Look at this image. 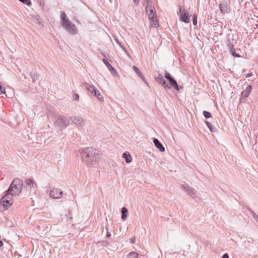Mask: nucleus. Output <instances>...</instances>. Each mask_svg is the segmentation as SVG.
Returning a JSON list of instances; mask_svg holds the SVG:
<instances>
[{"label": "nucleus", "mask_w": 258, "mask_h": 258, "mask_svg": "<svg viewBox=\"0 0 258 258\" xmlns=\"http://www.w3.org/2000/svg\"><path fill=\"white\" fill-rule=\"evenodd\" d=\"M82 159L89 167H94L98 161V151L93 148H85L81 149Z\"/></svg>", "instance_id": "nucleus-1"}, {"label": "nucleus", "mask_w": 258, "mask_h": 258, "mask_svg": "<svg viewBox=\"0 0 258 258\" xmlns=\"http://www.w3.org/2000/svg\"><path fill=\"white\" fill-rule=\"evenodd\" d=\"M60 17L61 25L63 28L71 34H76L78 32L76 26L70 22L65 13L61 12Z\"/></svg>", "instance_id": "nucleus-2"}, {"label": "nucleus", "mask_w": 258, "mask_h": 258, "mask_svg": "<svg viewBox=\"0 0 258 258\" xmlns=\"http://www.w3.org/2000/svg\"><path fill=\"white\" fill-rule=\"evenodd\" d=\"M23 182L19 178H16L11 183L9 188L8 190V193L13 196H18L21 192L23 187Z\"/></svg>", "instance_id": "nucleus-3"}, {"label": "nucleus", "mask_w": 258, "mask_h": 258, "mask_svg": "<svg viewBox=\"0 0 258 258\" xmlns=\"http://www.w3.org/2000/svg\"><path fill=\"white\" fill-rule=\"evenodd\" d=\"M13 204L12 195L7 193L0 200V211L7 210Z\"/></svg>", "instance_id": "nucleus-4"}, {"label": "nucleus", "mask_w": 258, "mask_h": 258, "mask_svg": "<svg viewBox=\"0 0 258 258\" xmlns=\"http://www.w3.org/2000/svg\"><path fill=\"white\" fill-rule=\"evenodd\" d=\"M146 11L148 15L149 19L150 20L151 25L154 27H157L158 24L156 20V18L155 17V15L153 13V10L152 7L148 5L146 9Z\"/></svg>", "instance_id": "nucleus-5"}, {"label": "nucleus", "mask_w": 258, "mask_h": 258, "mask_svg": "<svg viewBox=\"0 0 258 258\" xmlns=\"http://www.w3.org/2000/svg\"><path fill=\"white\" fill-rule=\"evenodd\" d=\"M178 14L180 21L185 23H189L190 22V17L191 15L187 10L180 8Z\"/></svg>", "instance_id": "nucleus-6"}, {"label": "nucleus", "mask_w": 258, "mask_h": 258, "mask_svg": "<svg viewBox=\"0 0 258 258\" xmlns=\"http://www.w3.org/2000/svg\"><path fill=\"white\" fill-rule=\"evenodd\" d=\"M25 183V188L29 194L35 191L37 187V183L33 179L28 178L26 179Z\"/></svg>", "instance_id": "nucleus-7"}, {"label": "nucleus", "mask_w": 258, "mask_h": 258, "mask_svg": "<svg viewBox=\"0 0 258 258\" xmlns=\"http://www.w3.org/2000/svg\"><path fill=\"white\" fill-rule=\"evenodd\" d=\"M180 187L188 196L192 199H194L196 197L197 191L188 184L184 183L180 185Z\"/></svg>", "instance_id": "nucleus-8"}, {"label": "nucleus", "mask_w": 258, "mask_h": 258, "mask_svg": "<svg viewBox=\"0 0 258 258\" xmlns=\"http://www.w3.org/2000/svg\"><path fill=\"white\" fill-rule=\"evenodd\" d=\"M69 123V120L66 117L60 116L55 121V125L59 128H63L68 126Z\"/></svg>", "instance_id": "nucleus-9"}, {"label": "nucleus", "mask_w": 258, "mask_h": 258, "mask_svg": "<svg viewBox=\"0 0 258 258\" xmlns=\"http://www.w3.org/2000/svg\"><path fill=\"white\" fill-rule=\"evenodd\" d=\"M63 194L62 191L57 188H53L50 192V197L54 199L60 198Z\"/></svg>", "instance_id": "nucleus-10"}, {"label": "nucleus", "mask_w": 258, "mask_h": 258, "mask_svg": "<svg viewBox=\"0 0 258 258\" xmlns=\"http://www.w3.org/2000/svg\"><path fill=\"white\" fill-rule=\"evenodd\" d=\"M165 77L169 80L171 86L176 88L177 90H179L178 86L176 81L171 76L170 74L166 72L165 74Z\"/></svg>", "instance_id": "nucleus-11"}, {"label": "nucleus", "mask_w": 258, "mask_h": 258, "mask_svg": "<svg viewBox=\"0 0 258 258\" xmlns=\"http://www.w3.org/2000/svg\"><path fill=\"white\" fill-rule=\"evenodd\" d=\"M219 8L221 12L223 14L229 13L230 11V8L229 5L225 3L221 4L219 6Z\"/></svg>", "instance_id": "nucleus-12"}, {"label": "nucleus", "mask_w": 258, "mask_h": 258, "mask_svg": "<svg viewBox=\"0 0 258 258\" xmlns=\"http://www.w3.org/2000/svg\"><path fill=\"white\" fill-rule=\"evenodd\" d=\"M73 122L78 126H83L84 125V119L80 116L75 117L73 119Z\"/></svg>", "instance_id": "nucleus-13"}, {"label": "nucleus", "mask_w": 258, "mask_h": 258, "mask_svg": "<svg viewBox=\"0 0 258 258\" xmlns=\"http://www.w3.org/2000/svg\"><path fill=\"white\" fill-rule=\"evenodd\" d=\"M252 90V87L251 85L248 86L246 89L242 92V97L244 98H246L250 94Z\"/></svg>", "instance_id": "nucleus-14"}, {"label": "nucleus", "mask_w": 258, "mask_h": 258, "mask_svg": "<svg viewBox=\"0 0 258 258\" xmlns=\"http://www.w3.org/2000/svg\"><path fill=\"white\" fill-rule=\"evenodd\" d=\"M153 143L155 146L161 151L164 152L165 151V148L160 143L157 139H154L153 140Z\"/></svg>", "instance_id": "nucleus-15"}, {"label": "nucleus", "mask_w": 258, "mask_h": 258, "mask_svg": "<svg viewBox=\"0 0 258 258\" xmlns=\"http://www.w3.org/2000/svg\"><path fill=\"white\" fill-rule=\"evenodd\" d=\"M85 87L87 90L91 94H94L96 91L97 89L94 85H90L89 84H86L85 85Z\"/></svg>", "instance_id": "nucleus-16"}, {"label": "nucleus", "mask_w": 258, "mask_h": 258, "mask_svg": "<svg viewBox=\"0 0 258 258\" xmlns=\"http://www.w3.org/2000/svg\"><path fill=\"white\" fill-rule=\"evenodd\" d=\"M94 95L96 96L99 101L101 102H103L104 101L103 96L100 92V91H98V90H97L95 92Z\"/></svg>", "instance_id": "nucleus-17"}, {"label": "nucleus", "mask_w": 258, "mask_h": 258, "mask_svg": "<svg viewBox=\"0 0 258 258\" xmlns=\"http://www.w3.org/2000/svg\"><path fill=\"white\" fill-rule=\"evenodd\" d=\"M123 158L125 160L126 163H129L132 161V158L131 155L128 153H124L122 155Z\"/></svg>", "instance_id": "nucleus-18"}, {"label": "nucleus", "mask_w": 258, "mask_h": 258, "mask_svg": "<svg viewBox=\"0 0 258 258\" xmlns=\"http://www.w3.org/2000/svg\"><path fill=\"white\" fill-rule=\"evenodd\" d=\"M133 70L135 71V72L137 73V74L138 75V76L143 80H144V77L143 75L142 74L141 71L135 66H134L133 67Z\"/></svg>", "instance_id": "nucleus-19"}, {"label": "nucleus", "mask_w": 258, "mask_h": 258, "mask_svg": "<svg viewBox=\"0 0 258 258\" xmlns=\"http://www.w3.org/2000/svg\"><path fill=\"white\" fill-rule=\"evenodd\" d=\"M127 209L124 207L121 209V219L124 220L127 216Z\"/></svg>", "instance_id": "nucleus-20"}, {"label": "nucleus", "mask_w": 258, "mask_h": 258, "mask_svg": "<svg viewBox=\"0 0 258 258\" xmlns=\"http://www.w3.org/2000/svg\"><path fill=\"white\" fill-rule=\"evenodd\" d=\"M205 123L206 124V125H207L208 127L209 128V129L210 130V131L211 132H215L216 131V128L209 121H205Z\"/></svg>", "instance_id": "nucleus-21"}, {"label": "nucleus", "mask_w": 258, "mask_h": 258, "mask_svg": "<svg viewBox=\"0 0 258 258\" xmlns=\"http://www.w3.org/2000/svg\"><path fill=\"white\" fill-rule=\"evenodd\" d=\"M102 61L110 71H114V68L105 58H103Z\"/></svg>", "instance_id": "nucleus-22"}, {"label": "nucleus", "mask_w": 258, "mask_h": 258, "mask_svg": "<svg viewBox=\"0 0 258 258\" xmlns=\"http://www.w3.org/2000/svg\"><path fill=\"white\" fill-rule=\"evenodd\" d=\"M138 255L139 254L138 253L133 251L128 254L127 258H138Z\"/></svg>", "instance_id": "nucleus-23"}, {"label": "nucleus", "mask_w": 258, "mask_h": 258, "mask_svg": "<svg viewBox=\"0 0 258 258\" xmlns=\"http://www.w3.org/2000/svg\"><path fill=\"white\" fill-rule=\"evenodd\" d=\"M116 42L118 44L120 48L126 53V54L130 56L128 53L127 52L126 49L125 48V47L118 41L117 39H115Z\"/></svg>", "instance_id": "nucleus-24"}, {"label": "nucleus", "mask_w": 258, "mask_h": 258, "mask_svg": "<svg viewBox=\"0 0 258 258\" xmlns=\"http://www.w3.org/2000/svg\"><path fill=\"white\" fill-rule=\"evenodd\" d=\"M116 42L118 44L120 48L126 53V54L130 56L128 53L127 52L126 49L125 48V47L118 41L117 39H115Z\"/></svg>", "instance_id": "nucleus-25"}, {"label": "nucleus", "mask_w": 258, "mask_h": 258, "mask_svg": "<svg viewBox=\"0 0 258 258\" xmlns=\"http://www.w3.org/2000/svg\"><path fill=\"white\" fill-rule=\"evenodd\" d=\"M158 80H160L162 83V84L165 87H167L169 88H170L171 87L167 85L165 81L163 79V77H158Z\"/></svg>", "instance_id": "nucleus-26"}, {"label": "nucleus", "mask_w": 258, "mask_h": 258, "mask_svg": "<svg viewBox=\"0 0 258 258\" xmlns=\"http://www.w3.org/2000/svg\"><path fill=\"white\" fill-rule=\"evenodd\" d=\"M21 2L26 4L27 6H31L32 3L30 0H19Z\"/></svg>", "instance_id": "nucleus-27"}, {"label": "nucleus", "mask_w": 258, "mask_h": 258, "mask_svg": "<svg viewBox=\"0 0 258 258\" xmlns=\"http://www.w3.org/2000/svg\"><path fill=\"white\" fill-rule=\"evenodd\" d=\"M203 115L207 118H210L211 117V113L209 112H208L207 111H204Z\"/></svg>", "instance_id": "nucleus-28"}, {"label": "nucleus", "mask_w": 258, "mask_h": 258, "mask_svg": "<svg viewBox=\"0 0 258 258\" xmlns=\"http://www.w3.org/2000/svg\"><path fill=\"white\" fill-rule=\"evenodd\" d=\"M0 91L2 93L5 94L6 93V88L1 86L0 84Z\"/></svg>", "instance_id": "nucleus-29"}, {"label": "nucleus", "mask_w": 258, "mask_h": 258, "mask_svg": "<svg viewBox=\"0 0 258 258\" xmlns=\"http://www.w3.org/2000/svg\"><path fill=\"white\" fill-rule=\"evenodd\" d=\"M197 16H196L195 15L194 17V19H193V24L194 25H197Z\"/></svg>", "instance_id": "nucleus-30"}, {"label": "nucleus", "mask_w": 258, "mask_h": 258, "mask_svg": "<svg viewBox=\"0 0 258 258\" xmlns=\"http://www.w3.org/2000/svg\"><path fill=\"white\" fill-rule=\"evenodd\" d=\"M113 72V73L112 74H113L114 75L117 76L118 78H119V75L118 74V73L115 71V70L114 69V71H112Z\"/></svg>", "instance_id": "nucleus-31"}, {"label": "nucleus", "mask_w": 258, "mask_h": 258, "mask_svg": "<svg viewBox=\"0 0 258 258\" xmlns=\"http://www.w3.org/2000/svg\"><path fill=\"white\" fill-rule=\"evenodd\" d=\"M130 240L132 243H134L135 242L136 239L135 237H132V238H130Z\"/></svg>", "instance_id": "nucleus-32"}, {"label": "nucleus", "mask_w": 258, "mask_h": 258, "mask_svg": "<svg viewBox=\"0 0 258 258\" xmlns=\"http://www.w3.org/2000/svg\"><path fill=\"white\" fill-rule=\"evenodd\" d=\"M252 76V73H249L246 75V78H248Z\"/></svg>", "instance_id": "nucleus-33"}, {"label": "nucleus", "mask_w": 258, "mask_h": 258, "mask_svg": "<svg viewBox=\"0 0 258 258\" xmlns=\"http://www.w3.org/2000/svg\"><path fill=\"white\" fill-rule=\"evenodd\" d=\"M222 258H229L228 255L227 253H225L223 255Z\"/></svg>", "instance_id": "nucleus-34"}, {"label": "nucleus", "mask_w": 258, "mask_h": 258, "mask_svg": "<svg viewBox=\"0 0 258 258\" xmlns=\"http://www.w3.org/2000/svg\"><path fill=\"white\" fill-rule=\"evenodd\" d=\"M233 55L234 56H236V57H240V56H239V55L237 54H236V53H233Z\"/></svg>", "instance_id": "nucleus-35"}, {"label": "nucleus", "mask_w": 258, "mask_h": 258, "mask_svg": "<svg viewBox=\"0 0 258 258\" xmlns=\"http://www.w3.org/2000/svg\"><path fill=\"white\" fill-rule=\"evenodd\" d=\"M110 236H111L110 233L109 232H107V237H110Z\"/></svg>", "instance_id": "nucleus-36"}, {"label": "nucleus", "mask_w": 258, "mask_h": 258, "mask_svg": "<svg viewBox=\"0 0 258 258\" xmlns=\"http://www.w3.org/2000/svg\"><path fill=\"white\" fill-rule=\"evenodd\" d=\"M133 1L137 4H138L139 3V0H133Z\"/></svg>", "instance_id": "nucleus-37"}, {"label": "nucleus", "mask_w": 258, "mask_h": 258, "mask_svg": "<svg viewBox=\"0 0 258 258\" xmlns=\"http://www.w3.org/2000/svg\"><path fill=\"white\" fill-rule=\"evenodd\" d=\"M254 217H256L257 218L256 221L258 222V216L254 214Z\"/></svg>", "instance_id": "nucleus-38"}, {"label": "nucleus", "mask_w": 258, "mask_h": 258, "mask_svg": "<svg viewBox=\"0 0 258 258\" xmlns=\"http://www.w3.org/2000/svg\"><path fill=\"white\" fill-rule=\"evenodd\" d=\"M3 245V243L2 241L0 240V246H2Z\"/></svg>", "instance_id": "nucleus-39"}, {"label": "nucleus", "mask_w": 258, "mask_h": 258, "mask_svg": "<svg viewBox=\"0 0 258 258\" xmlns=\"http://www.w3.org/2000/svg\"><path fill=\"white\" fill-rule=\"evenodd\" d=\"M76 98H79V95H76Z\"/></svg>", "instance_id": "nucleus-40"}, {"label": "nucleus", "mask_w": 258, "mask_h": 258, "mask_svg": "<svg viewBox=\"0 0 258 258\" xmlns=\"http://www.w3.org/2000/svg\"><path fill=\"white\" fill-rule=\"evenodd\" d=\"M109 2H110V3H112V0H109Z\"/></svg>", "instance_id": "nucleus-41"}, {"label": "nucleus", "mask_w": 258, "mask_h": 258, "mask_svg": "<svg viewBox=\"0 0 258 258\" xmlns=\"http://www.w3.org/2000/svg\"><path fill=\"white\" fill-rule=\"evenodd\" d=\"M36 17H38L37 16ZM36 19H37V20H38V18H37Z\"/></svg>", "instance_id": "nucleus-42"}]
</instances>
